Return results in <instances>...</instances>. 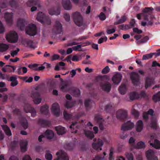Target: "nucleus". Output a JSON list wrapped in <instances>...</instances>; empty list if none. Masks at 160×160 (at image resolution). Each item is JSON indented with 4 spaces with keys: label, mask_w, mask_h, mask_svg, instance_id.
<instances>
[{
    "label": "nucleus",
    "mask_w": 160,
    "mask_h": 160,
    "mask_svg": "<svg viewBox=\"0 0 160 160\" xmlns=\"http://www.w3.org/2000/svg\"><path fill=\"white\" fill-rule=\"evenodd\" d=\"M129 98L130 99L132 100L138 99V93L136 92H131L129 94Z\"/></svg>",
    "instance_id": "obj_30"
},
{
    "label": "nucleus",
    "mask_w": 160,
    "mask_h": 160,
    "mask_svg": "<svg viewBox=\"0 0 160 160\" xmlns=\"http://www.w3.org/2000/svg\"><path fill=\"white\" fill-rule=\"evenodd\" d=\"M51 110L54 114L57 116L62 113L60 110V106L57 103H55L52 104Z\"/></svg>",
    "instance_id": "obj_8"
},
{
    "label": "nucleus",
    "mask_w": 160,
    "mask_h": 160,
    "mask_svg": "<svg viewBox=\"0 0 160 160\" xmlns=\"http://www.w3.org/2000/svg\"><path fill=\"white\" fill-rule=\"evenodd\" d=\"M29 67L31 69L34 70H38V65L37 64H34L32 65H29Z\"/></svg>",
    "instance_id": "obj_46"
},
{
    "label": "nucleus",
    "mask_w": 160,
    "mask_h": 160,
    "mask_svg": "<svg viewBox=\"0 0 160 160\" xmlns=\"http://www.w3.org/2000/svg\"><path fill=\"white\" fill-rule=\"evenodd\" d=\"M127 18L126 16H122L121 19L115 22H114L115 24H119L124 22L126 20Z\"/></svg>",
    "instance_id": "obj_36"
},
{
    "label": "nucleus",
    "mask_w": 160,
    "mask_h": 160,
    "mask_svg": "<svg viewBox=\"0 0 160 160\" xmlns=\"http://www.w3.org/2000/svg\"><path fill=\"white\" fill-rule=\"evenodd\" d=\"M149 39V38L148 36H145L142 38L139 41H138L136 42L138 44H140L142 43H144L146 42Z\"/></svg>",
    "instance_id": "obj_42"
},
{
    "label": "nucleus",
    "mask_w": 160,
    "mask_h": 160,
    "mask_svg": "<svg viewBox=\"0 0 160 160\" xmlns=\"http://www.w3.org/2000/svg\"><path fill=\"white\" fill-rule=\"evenodd\" d=\"M92 102L89 99L86 100L85 101V107H87L91 104Z\"/></svg>",
    "instance_id": "obj_55"
},
{
    "label": "nucleus",
    "mask_w": 160,
    "mask_h": 160,
    "mask_svg": "<svg viewBox=\"0 0 160 160\" xmlns=\"http://www.w3.org/2000/svg\"><path fill=\"white\" fill-rule=\"evenodd\" d=\"M64 17L66 21H68L70 20V17L68 14L65 13L64 15Z\"/></svg>",
    "instance_id": "obj_60"
},
{
    "label": "nucleus",
    "mask_w": 160,
    "mask_h": 160,
    "mask_svg": "<svg viewBox=\"0 0 160 160\" xmlns=\"http://www.w3.org/2000/svg\"><path fill=\"white\" fill-rule=\"evenodd\" d=\"M69 86V83L68 82L63 83L60 86L61 89L63 91H65L66 88Z\"/></svg>",
    "instance_id": "obj_40"
},
{
    "label": "nucleus",
    "mask_w": 160,
    "mask_h": 160,
    "mask_svg": "<svg viewBox=\"0 0 160 160\" xmlns=\"http://www.w3.org/2000/svg\"><path fill=\"white\" fill-rule=\"evenodd\" d=\"M24 110L27 113H31V116L32 117H34L36 115V111L30 105H26L24 107Z\"/></svg>",
    "instance_id": "obj_12"
},
{
    "label": "nucleus",
    "mask_w": 160,
    "mask_h": 160,
    "mask_svg": "<svg viewBox=\"0 0 160 160\" xmlns=\"http://www.w3.org/2000/svg\"><path fill=\"white\" fill-rule=\"evenodd\" d=\"M131 79L134 85H137L139 84V77L138 74L136 73H133Z\"/></svg>",
    "instance_id": "obj_19"
},
{
    "label": "nucleus",
    "mask_w": 160,
    "mask_h": 160,
    "mask_svg": "<svg viewBox=\"0 0 160 160\" xmlns=\"http://www.w3.org/2000/svg\"><path fill=\"white\" fill-rule=\"evenodd\" d=\"M154 137L151 136V139L150 141V145L153 147L157 149H160V142L155 139H154Z\"/></svg>",
    "instance_id": "obj_13"
},
{
    "label": "nucleus",
    "mask_w": 160,
    "mask_h": 160,
    "mask_svg": "<svg viewBox=\"0 0 160 160\" xmlns=\"http://www.w3.org/2000/svg\"><path fill=\"white\" fill-rule=\"evenodd\" d=\"M101 87L103 90L108 92L111 89V85L109 83H106L102 84L101 85Z\"/></svg>",
    "instance_id": "obj_25"
},
{
    "label": "nucleus",
    "mask_w": 160,
    "mask_h": 160,
    "mask_svg": "<svg viewBox=\"0 0 160 160\" xmlns=\"http://www.w3.org/2000/svg\"><path fill=\"white\" fill-rule=\"evenodd\" d=\"M5 31V29L3 24L0 21V33H3Z\"/></svg>",
    "instance_id": "obj_57"
},
{
    "label": "nucleus",
    "mask_w": 160,
    "mask_h": 160,
    "mask_svg": "<svg viewBox=\"0 0 160 160\" xmlns=\"http://www.w3.org/2000/svg\"><path fill=\"white\" fill-rule=\"evenodd\" d=\"M125 155L128 160H133V156L132 153H127Z\"/></svg>",
    "instance_id": "obj_47"
},
{
    "label": "nucleus",
    "mask_w": 160,
    "mask_h": 160,
    "mask_svg": "<svg viewBox=\"0 0 160 160\" xmlns=\"http://www.w3.org/2000/svg\"><path fill=\"white\" fill-rule=\"evenodd\" d=\"M110 69L108 66H107L105 68H103L102 70V73L106 74L109 71Z\"/></svg>",
    "instance_id": "obj_52"
},
{
    "label": "nucleus",
    "mask_w": 160,
    "mask_h": 160,
    "mask_svg": "<svg viewBox=\"0 0 160 160\" xmlns=\"http://www.w3.org/2000/svg\"><path fill=\"white\" fill-rule=\"evenodd\" d=\"M134 127V123L130 121H128L122 126V130L127 131L131 130Z\"/></svg>",
    "instance_id": "obj_10"
},
{
    "label": "nucleus",
    "mask_w": 160,
    "mask_h": 160,
    "mask_svg": "<svg viewBox=\"0 0 160 160\" xmlns=\"http://www.w3.org/2000/svg\"><path fill=\"white\" fill-rule=\"evenodd\" d=\"M5 18L8 24L11 25L12 23L13 20V14L12 13H5Z\"/></svg>",
    "instance_id": "obj_16"
},
{
    "label": "nucleus",
    "mask_w": 160,
    "mask_h": 160,
    "mask_svg": "<svg viewBox=\"0 0 160 160\" xmlns=\"http://www.w3.org/2000/svg\"><path fill=\"white\" fill-rule=\"evenodd\" d=\"M150 126L153 128H155L157 127V119L156 118H152Z\"/></svg>",
    "instance_id": "obj_39"
},
{
    "label": "nucleus",
    "mask_w": 160,
    "mask_h": 160,
    "mask_svg": "<svg viewBox=\"0 0 160 160\" xmlns=\"http://www.w3.org/2000/svg\"><path fill=\"white\" fill-rule=\"evenodd\" d=\"M146 147L145 143L142 141L138 142L136 145V148H144Z\"/></svg>",
    "instance_id": "obj_34"
},
{
    "label": "nucleus",
    "mask_w": 160,
    "mask_h": 160,
    "mask_svg": "<svg viewBox=\"0 0 160 160\" xmlns=\"http://www.w3.org/2000/svg\"><path fill=\"white\" fill-rule=\"evenodd\" d=\"M58 158L54 160H69L67 154L62 150L59 151L56 153Z\"/></svg>",
    "instance_id": "obj_9"
},
{
    "label": "nucleus",
    "mask_w": 160,
    "mask_h": 160,
    "mask_svg": "<svg viewBox=\"0 0 160 160\" xmlns=\"http://www.w3.org/2000/svg\"><path fill=\"white\" fill-rule=\"evenodd\" d=\"M153 10V9L152 7L146 8L142 10L143 12V13H146L148 15L147 18H148V15L147 14V13L150 12Z\"/></svg>",
    "instance_id": "obj_37"
},
{
    "label": "nucleus",
    "mask_w": 160,
    "mask_h": 160,
    "mask_svg": "<svg viewBox=\"0 0 160 160\" xmlns=\"http://www.w3.org/2000/svg\"><path fill=\"white\" fill-rule=\"evenodd\" d=\"M104 158V157H101L99 155H96L92 159V160H103Z\"/></svg>",
    "instance_id": "obj_53"
},
{
    "label": "nucleus",
    "mask_w": 160,
    "mask_h": 160,
    "mask_svg": "<svg viewBox=\"0 0 160 160\" xmlns=\"http://www.w3.org/2000/svg\"><path fill=\"white\" fill-rule=\"evenodd\" d=\"M119 92L122 94H124L126 92V89L124 84H122L119 88Z\"/></svg>",
    "instance_id": "obj_33"
},
{
    "label": "nucleus",
    "mask_w": 160,
    "mask_h": 160,
    "mask_svg": "<svg viewBox=\"0 0 160 160\" xmlns=\"http://www.w3.org/2000/svg\"><path fill=\"white\" fill-rule=\"evenodd\" d=\"M19 49L18 48L15 50L11 51L10 53L11 56L12 57H14L15 56L17 55L18 54V52L19 51Z\"/></svg>",
    "instance_id": "obj_45"
},
{
    "label": "nucleus",
    "mask_w": 160,
    "mask_h": 160,
    "mask_svg": "<svg viewBox=\"0 0 160 160\" xmlns=\"http://www.w3.org/2000/svg\"><path fill=\"white\" fill-rule=\"evenodd\" d=\"M58 52L62 55H66V52L65 50L62 49H59L58 50Z\"/></svg>",
    "instance_id": "obj_59"
},
{
    "label": "nucleus",
    "mask_w": 160,
    "mask_h": 160,
    "mask_svg": "<svg viewBox=\"0 0 160 160\" xmlns=\"http://www.w3.org/2000/svg\"><path fill=\"white\" fill-rule=\"evenodd\" d=\"M48 107L47 105H44L41 107L40 108L41 112L44 114H46L48 112Z\"/></svg>",
    "instance_id": "obj_32"
},
{
    "label": "nucleus",
    "mask_w": 160,
    "mask_h": 160,
    "mask_svg": "<svg viewBox=\"0 0 160 160\" xmlns=\"http://www.w3.org/2000/svg\"><path fill=\"white\" fill-rule=\"evenodd\" d=\"M2 127L5 133L8 136L11 135L12 133L10 128L6 125H2Z\"/></svg>",
    "instance_id": "obj_31"
},
{
    "label": "nucleus",
    "mask_w": 160,
    "mask_h": 160,
    "mask_svg": "<svg viewBox=\"0 0 160 160\" xmlns=\"http://www.w3.org/2000/svg\"><path fill=\"white\" fill-rule=\"evenodd\" d=\"M9 48L8 45L1 43H0V52H3L6 51Z\"/></svg>",
    "instance_id": "obj_27"
},
{
    "label": "nucleus",
    "mask_w": 160,
    "mask_h": 160,
    "mask_svg": "<svg viewBox=\"0 0 160 160\" xmlns=\"http://www.w3.org/2000/svg\"><path fill=\"white\" fill-rule=\"evenodd\" d=\"M61 3L65 9L70 10L72 8V5L70 0H62Z\"/></svg>",
    "instance_id": "obj_15"
},
{
    "label": "nucleus",
    "mask_w": 160,
    "mask_h": 160,
    "mask_svg": "<svg viewBox=\"0 0 160 160\" xmlns=\"http://www.w3.org/2000/svg\"><path fill=\"white\" fill-rule=\"evenodd\" d=\"M6 38L9 42L12 43L17 42L18 39L17 33L14 31H11L6 35Z\"/></svg>",
    "instance_id": "obj_2"
},
{
    "label": "nucleus",
    "mask_w": 160,
    "mask_h": 160,
    "mask_svg": "<svg viewBox=\"0 0 160 160\" xmlns=\"http://www.w3.org/2000/svg\"><path fill=\"white\" fill-rule=\"evenodd\" d=\"M122 75L120 73H116L113 76L112 80L115 84H118L121 81Z\"/></svg>",
    "instance_id": "obj_14"
},
{
    "label": "nucleus",
    "mask_w": 160,
    "mask_h": 160,
    "mask_svg": "<svg viewBox=\"0 0 160 160\" xmlns=\"http://www.w3.org/2000/svg\"><path fill=\"white\" fill-rule=\"evenodd\" d=\"M143 128V124L142 121L139 120L136 123V130L137 132H140Z\"/></svg>",
    "instance_id": "obj_23"
},
{
    "label": "nucleus",
    "mask_w": 160,
    "mask_h": 160,
    "mask_svg": "<svg viewBox=\"0 0 160 160\" xmlns=\"http://www.w3.org/2000/svg\"><path fill=\"white\" fill-rule=\"evenodd\" d=\"M28 17L26 15L24 16L23 18H20L18 21V25L21 30L24 28L25 26L28 23Z\"/></svg>",
    "instance_id": "obj_3"
},
{
    "label": "nucleus",
    "mask_w": 160,
    "mask_h": 160,
    "mask_svg": "<svg viewBox=\"0 0 160 160\" xmlns=\"http://www.w3.org/2000/svg\"><path fill=\"white\" fill-rule=\"evenodd\" d=\"M45 157L47 160H52V156L49 151H47L45 155Z\"/></svg>",
    "instance_id": "obj_41"
},
{
    "label": "nucleus",
    "mask_w": 160,
    "mask_h": 160,
    "mask_svg": "<svg viewBox=\"0 0 160 160\" xmlns=\"http://www.w3.org/2000/svg\"><path fill=\"white\" fill-rule=\"evenodd\" d=\"M154 154L153 151L151 149L147 151L146 152V155L147 159L148 160H152L155 157H157L156 156H153Z\"/></svg>",
    "instance_id": "obj_21"
},
{
    "label": "nucleus",
    "mask_w": 160,
    "mask_h": 160,
    "mask_svg": "<svg viewBox=\"0 0 160 160\" xmlns=\"http://www.w3.org/2000/svg\"><path fill=\"white\" fill-rule=\"evenodd\" d=\"M10 81L11 82V85L12 87H14L17 85L18 82L15 76H12L10 77Z\"/></svg>",
    "instance_id": "obj_29"
},
{
    "label": "nucleus",
    "mask_w": 160,
    "mask_h": 160,
    "mask_svg": "<svg viewBox=\"0 0 160 160\" xmlns=\"http://www.w3.org/2000/svg\"><path fill=\"white\" fill-rule=\"evenodd\" d=\"M26 32L30 36L35 35L36 33V26L33 24H29L26 29Z\"/></svg>",
    "instance_id": "obj_4"
},
{
    "label": "nucleus",
    "mask_w": 160,
    "mask_h": 160,
    "mask_svg": "<svg viewBox=\"0 0 160 160\" xmlns=\"http://www.w3.org/2000/svg\"><path fill=\"white\" fill-rule=\"evenodd\" d=\"M44 135L48 138L50 139L53 137L54 134L52 130H48L45 132Z\"/></svg>",
    "instance_id": "obj_26"
},
{
    "label": "nucleus",
    "mask_w": 160,
    "mask_h": 160,
    "mask_svg": "<svg viewBox=\"0 0 160 160\" xmlns=\"http://www.w3.org/2000/svg\"><path fill=\"white\" fill-rule=\"evenodd\" d=\"M48 12L51 15H58L60 14V11L58 8H51L48 10Z\"/></svg>",
    "instance_id": "obj_18"
},
{
    "label": "nucleus",
    "mask_w": 160,
    "mask_h": 160,
    "mask_svg": "<svg viewBox=\"0 0 160 160\" xmlns=\"http://www.w3.org/2000/svg\"><path fill=\"white\" fill-rule=\"evenodd\" d=\"M107 40V38L106 37H105L104 38H102L99 39L98 41V43L99 44H101L102 43L104 40H105L106 41Z\"/></svg>",
    "instance_id": "obj_58"
},
{
    "label": "nucleus",
    "mask_w": 160,
    "mask_h": 160,
    "mask_svg": "<svg viewBox=\"0 0 160 160\" xmlns=\"http://www.w3.org/2000/svg\"><path fill=\"white\" fill-rule=\"evenodd\" d=\"M133 31L136 33H142V31L141 30L138 29L137 28H134L133 29Z\"/></svg>",
    "instance_id": "obj_63"
},
{
    "label": "nucleus",
    "mask_w": 160,
    "mask_h": 160,
    "mask_svg": "<svg viewBox=\"0 0 160 160\" xmlns=\"http://www.w3.org/2000/svg\"><path fill=\"white\" fill-rule=\"evenodd\" d=\"M138 98H144L146 96V93L145 92H142L139 93H138Z\"/></svg>",
    "instance_id": "obj_56"
},
{
    "label": "nucleus",
    "mask_w": 160,
    "mask_h": 160,
    "mask_svg": "<svg viewBox=\"0 0 160 160\" xmlns=\"http://www.w3.org/2000/svg\"><path fill=\"white\" fill-rule=\"evenodd\" d=\"M81 45H78L75 46L73 47L72 48L73 50L74 51H82V49H81Z\"/></svg>",
    "instance_id": "obj_50"
},
{
    "label": "nucleus",
    "mask_w": 160,
    "mask_h": 160,
    "mask_svg": "<svg viewBox=\"0 0 160 160\" xmlns=\"http://www.w3.org/2000/svg\"><path fill=\"white\" fill-rule=\"evenodd\" d=\"M153 56V53H150L147 54H145L143 55L142 59L143 60H145L148 59L149 58H151Z\"/></svg>",
    "instance_id": "obj_44"
},
{
    "label": "nucleus",
    "mask_w": 160,
    "mask_h": 160,
    "mask_svg": "<svg viewBox=\"0 0 160 160\" xmlns=\"http://www.w3.org/2000/svg\"><path fill=\"white\" fill-rule=\"evenodd\" d=\"M73 17L74 22L77 26H80L84 24L83 18L79 12L74 13L73 14Z\"/></svg>",
    "instance_id": "obj_1"
},
{
    "label": "nucleus",
    "mask_w": 160,
    "mask_h": 160,
    "mask_svg": "<svg viewBox=\"0 0 160 160\" xmlns=\"http://www.w3.org/2000/svg\"><path fill=\"white\" fill-rule=\"evenodd\" d=\"M31 97L32 98L35 104H38L41 102V98L39 93L37 91L32 92L31 94Z\"/></svg>",
    "instance_id": "obj_7"
},
{
    "label": "nucleus",
    "mask_w": 160,
    "mask_h": 160,
    "mask_svg": "<svg viewBox=\"0 0 160 160\" xmlns=\"http://www.w3.org/2000/svg\"><path fill=\"white\" fill-rule=\"evenodd\" d=\"M22 160H32V159L29 155H26L22 158Z\"/></svg>",
    "instance_id": "obj_64"
},
{
    "label": "nucleus",
    "mask_w": 160,
    "mask_h": 160,
    "mask_svg": "<svg viewBox=\"0 0 160 160\" xmlns=\"http://www.w3.org/2000/svg\"><path fill=\"white\" fill-rule=\"evenodd\" d=\"M80 95V91L78 89H77L75 90L73 95L75 97L79 96Z\"/></svg>",
    "instance_id": "obj_61"
},
{
    "label": "nucleus",
    "mask_w": 160,
    "mask_h": 160,
    "mask_svg": "<svg viewBox=\"0 0 160 160\" xmlns=\"http://www.w3.org/2000/svg\"><path fill=\"white\" fill-rule=\"evenodd\" d=\"M92 126V123L90 122H89L87 124L86 129L84 130V134L85 136L88 138L91 139L93 138L94 137V136L93 132L88 129H91Z\"/></svg>",
    "instance_id": "obj_6"
},
{
    "label": "nucleus",
    "mask_w": 160,
    "mask_h": 160,
    "mask_svg": "<svg viewBox=\"0 0 160 160\" xmlns=\"http://www.w3.org/2000/svg\"><path fill=\"white\" fill-rule=\"evenodd\" d=\"M55 128L58 134V135H62L65 133L66 132V130L65 128L61 126L56 127Z\"/></svg>",
    "instance_id": "obj_24"
},
{
    "label": "nucleus",
    "mask_w": 160,
    "mask_h": 160,
    "mask_svg": "<svg viewBox=\"0 0 160 160\" xmlns=\"http://www.w3.org/2000/svg\"><path fill=\"white\" fill-rule=\"evenodd\" d=\"M60 58V56L58 54H54L51 58V59L52 61H54Z\"/></svg>",
    "instance_id": "obj_48"
},
{
    "label": "nucleus",
    "mask_w": 160,
    "mask_h": 160,
    "mask_svg": "<svg viewBox=\"0 0 160 160\" xmlns=\"http://www.w3.org/2000/svg\"><path fill=\"white\" fill-rule=\"evenodd\" d=\"M99 17L100 20H104L106 18V16L105 14L102 12L100 13Z\"/></svg>",
    "instance_id": "obj_49"
},
{
    "label": "nucleus",
    "mask_w": 160,
    "mask_h": 160,
    "mask_svg": "<svg viewBox=\"0 0 160 160\" xmlns=\"http://www.w3.org/2000/svg\"><path fill=\"white\" fill-rule=\"evenodd\" d=\"M153 100L155 102H158L160 101V92H159L157 93L155 95L153 98Z\"/></svg>",
    "instance_id": "obj_43"
},
{
    "label": "nucleus",
    "mask_w": 160,
    "mask_h": 160,
    "mask_svg": "<svg viewBox=\"0 0 160 160\" xmlns=\"http://www.w3.org/2000/svg\"><path fill=\"white\" fill-rule=\"evenodd\" d=\"M21 125L23 128L26 129L28 127V123L25 118H23L21 121Z\"/></svg>",
    "instance_id": "obj_38"
},
{
    "label": "nucleus",
    "mask_w": 160,
    "mask_h": 160,
    "mask_svg": "<svg viewBox=\"0 0 160 160\" xmlns=\"http://www.w3.org/2000/svg\"><path fill=\"white\" fill-rule=\"evenodd\" d=\"M155 83L154 78L151 77H147L145 78V88H146L150 87Z\"/></svg>",
    "instance_id": "obj_11"
},
{
    "label": "nucleus",
    "mask_w": 160,
    "mask_h": 160,
    "mask_svg": "<svg viewBox=\"0 0 160 160\" xmlns=\"http://www.w3.org/2000/svg\"><path fill=\"white\" fill-rule=\"evenodd\" d=\"M28 143V141L26 140H23L21 141L20 146L22 152H25L27 151Z\"/></svg>",
    "instance_id": "obj_22"
},
{
    "label": "nucleus",
    "mask_w": 160,
    "mask_h": 160,
    "mask_svg": "<svg viewBox=\"0 0 160 160\" xmlns=\"http://www.w3.org/2000/svg\"><path fill=\"white\" fill-rule=\"evenodd\" d=\"M46 16L42 12L38 13L37 19L39 21L43 23L44 22H46Z\"/></svg>",
    "instance_id": "obj_20"
},
{
    "label": "nucleus",
    "mask_w": 160,
    "mask_h": 160,
    "mask_svg": "<svg viewBox=\"0 0 160 160\" xmlns=\"http://www.w3.org/2000/svg\"><path fill=\"white\" fill-rule=\"evenodd\" d=\"M148 15L146 13H140L137 15V17L138 19H140L141 18H143L146 20H148V19L147 18Z\"/></svg>",
    "instance_id": "obj_35"
},
{
    "label": "nucleus",
    "mask_w": 160,
    "mask_h": 160,
    "mask_svg": "<svg viewBox=\"0 0 160 160\" xmlns=\"http://www.w3.org/2000/svg\"><path fill=\"white\" fill-rule=\"evenodd\" d=\"M132 113L136 118L138 117L139 115L138 112L135 109L132 110Z\"/></svg>",
    "instance_id": "obj_54"
},
{
    "label": "nucleus",
    "mask_w": 160,
    "mask_h": 160,
    "mask_svg": "<svg viewBox=\"0 0 160 160\" xmlns=\"http://www.w3.org/2000/svg\"><path fill=\"white\" fill-rule=\"evenodd\" d=\"M94 141L96 142L92 143V148L97 150H102L101 147L103 144V141L99 139H98L97 141L96 139H94Z\"/></svg>",
    "instance_id": "obj_5"
},
{
    "label": "nucleus",
    "mask_w": 160,
    "mask_h": 160,
    "mask_svg": "<svg viewBox=\"0 0 160 160\" xmlns=\"http://www.w3.org/2000/svg\"><path fill=\"white\" fill-rule=\"evenodd\" d=\"M23 44L25 46L32 49H34L36 48L34 43L31 40H24L23 42Z\"/></svg>",
    "instance_id": "obj_17"
},
{
    "label": "nucleus",
    "mask_w": 160,
    "mask_h": 160,
    "mask_svg": "<svg viewBox=\"0 0 160 160\" xmlns=\"http://www.w3.org/2000/svg\"><path fill=\"white\" fill-rule=\"evenodd\" d=\"M61 24L58 22H56L55 24L54 32H59L62 28Z\"/></svg>",
    "instance_id": "obj_28"
},
{
    "label": "nucleus",
    "mask_w": 160,
    "mask_h": 160,
    "mask_svg": "<svg viewBox=\"0 0 160 160\" xmlns=\"http://www.w3.org/2000/svg\"><path fill=\"white\" fill-rule=\"evenodd\" d=\"M115 31V29L112 28L111 29H108L107 31V32L108 34H110L114 33Z\"/></svg>",
    "instance_id": "obj_62"
},
{
    "label": "nucleus",
    "mask_w": 160,
    "mask_h": 160,
    "mask_svg": "<svg viewBox=\"0 0 160 160\" xmlns=\"http://www.w3.org/2000/svg\"><path fill=\"white\" fill-rule=\"evenodd\" d=\"M65 106L67 108H71L73 106V103L70 101H68L66 102Z\"/></svg>",
    "instance_id": "obj_51"
}]
</instances>
